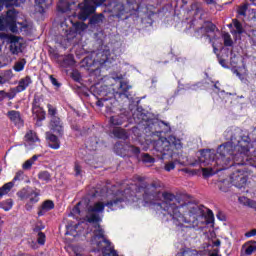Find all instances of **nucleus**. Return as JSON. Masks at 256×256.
<instances>
[{"instance_id":"nucleus-1","label":"nucleus","mask_w":256,"mask_h":256,"mask_svg":"<svg viewBox=\"0 0 256 256\" xmlns=\"http://www.w3.org/2000/svg\"><path fill=\"white\" fill-rule=\"evenodd\" d=\"M157 199L160 204L154 206L157 211H164L168 213L174 220L176 227H187L188 229H196L201 223L205 214L199 206L194 204H185L182 206H175L171 203L175 199V195L170 193H158Z\"/></svg>"},{"instance_id":"nucleus-2","label":"nucleus","mask_w":256,"mask_h":256,"mask_svg":"<svg viewBox=\"0 0 256 256\" xmlns=\"http://www.w3.org/2000/svg\"><path fill=\"white\" fill-rule=\"evenodd\" d=\"M119 200L116 201H97L90 205L87 209L86 219L88 223H99L103 219V212L105 207H108L110 211H115Z\"/></svg>"},{"instance_id":"nucleus-3","label":"nucleus","mask_w":256,"mask_h":256,"mask_svg":"<svg viewBox=\"0 0 256 256\" xmlns=\"http://www.w3.org/2000/svg\"><path fill=\"white\" fill-rule=\"evenodd\" d=\"M7 27L12 33L19 31L17 28V11L9 10L5 18H0V31L7 29Z\"/></svg>"},{"instance_id":"nucleus-4","label":"nucleus","mask_w":256,"mask_h":256,"mask_svg":"<svg viewBox=\"0 0 256 256\" xmlns=\"http://www.w3.org/2000/svg\"><path fill=\"white\" fill-rule=\"evenodd\" d=\"M105 1L106 0H85L84 3L79 4V8L81 9L79 18L85 21L91 13H95V6L93 5H103Z\"/></svg>"},{"instance_id":"nucleus-5","label":"nucleus","mask_w":256,"mask_h":256,"mask_svg":"<svg viewBox=\"0 0 256 256\" xmlns=\"http://www.w3.org/2000/svg\"><path fill=\"white\" fill-rule=\"evenodd\" d=\"M7 43L12 55H19V53H23V49H25V40L19 36L8 35Z\"/></svg>"},{"instance_id":"nucleus-6","label":"nucleus","mask_w":256,"mask_h":256,"mask_svg":"<svg viewBox=\"0 0 256 256\" xmlns=\"http://www.w3.org/2000/svg\"><path fill=\"white\" fill-rule=\"evenodd\" d=\"M50 129L52 133H56L57 135L63 134V124H61V119H59V117L51 118Z\"/></svg>"},{"instance_id":"nucleus-7","label":"nucleus","mask_w":256,"mask_h":256,"mask_svg":"<svg viewBox=\"0 0 256 256\" xmlns=\"http://www.w3.org/2000/svg\"><path fill=\"white\" fill-rule=\"evenodd\" d=\"M46 140L48 141V145L51 149H60L61 142L59 141V138H57V136L54 134L47 132Z\"/></svg>"},{"instance_id":"nucleus-8","label":"nucleus","mask_w":256,"mask_h":256,"mask_svg":"<svg viewBox=\"0 0 256 256\" xmlns=\"http://www.w3.org/2000/svg\"><path fill=\"white\" fill-rule=\"evenodd\" d=\"M31 83H33V80H31V77L29 76H26L20 79V81L18 82V85L16 86V92L22 93V91H25V89H27V87H29Z\"/></svg>"},{"instance_id":"nucleus-9","label":"nucleus","mask_w":256,"mask_h":256,"mask_svg":"<svg viewBox=\"0 0 256 256\" xmlns=\"http://www.w3.org/2000/svg\"><path fill=\"white\" fill-rule=\"evenodd\" d=\"M28 199L29 202L26 204V209L27 211H31V209H33V205H35V203H39V192H31L28 194Z\"/></svg>"},{"instance_id":"nucleus-10","label":"nucleus","mask_w":256,"mask_h":256,"mask_svg":"<svg viewBox=\"0 0 256 256\" xmlns=\"http://www.w3.org/2000/svg\"><path fill=\"white\" fill-rule=\"evenodd\" d=\"M32 111H33L34 119H36L37 125H39V122L44 121L45 119V115H46L45 110H43V108L39 106H34Z\"/></svg>"},{"instance_id":"nucleus-11","label":"nucleus","mask_w":256,"mask_h":256,"mask_svg":"<svg viewBox=\"0 0 256 256\" xmlns=\"http://www.w3.org/2000/svg\"><path fill=\"white\" fill-rule=\"evenodd\" d=\"M8 117L12 121V123H15V125H23L21 114L18 111L12 110L8 112Z\"/></svg>"},{"instance_id":"nucleus-12","label":"nucleus","mask_w":256,"mask_h":256,"mask_svg":"<svg viewBox=\"0 0 256 256\" xmlns=\"http://www.w3.org/2000/svg\"><path fill=\"white\" fill-rule=\"evenodd\" d=\"M55 208V203H53V201L51 200H46L43 202L42 206H41V210L38 212V215H44L45 213H47V211H51V209Z\"/></svg>"},{"instance_id":"nucleus-13","label":"nucleus","mask_w":256,"mask_h":256,"mask_svg":"<svg viewBox=\"0 0 256 256\" xmlns=\"http://www.w3.org/2000/svg\"><path fill=\"white\" fill-rule=\"evenodd\" d=\"M111 55V52L109 50H104L102 52L97 53V61L100 63V65H103L104 63H107L109 61V56Z\"/></svg>"},{"instance_id":"nucleus-14","label":"nucleus","mask_w":256,"mask_h":256,"mask_svg":"<svg viewBox=\"0 0 256 256\" xmlns=\"http://www.w3.org/2000/svg\"><path fill=\"white\" fill-rule=\"evenodd\" d=\"M25 141L29 145H33V143H37V141H39V137L37 136V133L33 132V130H29L25 135Z\"/></svg>"},{"instance_id":"nucleus-15","label":"nucleus","mask_w":256,"mask_h":256,"mask_svg":"<svg viewBox=\"0 0 256 256\" xmlns=\"http://www.w3.org/2000/svg\"><path fill=\"white\" fill-rule=\"evenodd\" d=\"M242 249L246 255H253V253H255L256 251V243L247 242L246 244L243 245Z\"/></svg>"},{"instance_id":"nucleus-16","label":"nucleus","mask_w":256,"mask_h":256,"mask_svg":"<svg viewBox=\"0 0 256 256\" xmlns=\"http://www.w3.org/2000/svg\"><path fill=\"white\" fill-rule=\"evenodd\" d=\"M233 26L236 30L232 31V34L236 39H239L241 33H243V26L235 19L233 20Z\"/></svg>"},{"instance_id":"nucleus-17","label":"nucleus","mask_w":256,"mask_h":256,"mask_svg":"<svg viewBox=\"0 0 256 256\" xmlns=\"http://www.w3.org/2000/svg\"><path fill=\"white\" fill-rule=\"evenodd\" d=\"M14 185L15 184L13 182H8V183L4 184L0 188V197H3L4 195H7L9 193V191H11V189H13Z\"/></svg>"},{"instance_id":"nucleus-18","label":"nucleus","mask_w":256,"mask_h":256,"mask_svg":"<svg viewBox=\"0 0 256 256\" xmlns=\"http://www.w3.org/2000/svg\"><path fill=\"white\" fill-rule=\"evenodd\" d=\"M238 201H239V203H241V205H245L247 207H252L253 209H256V203L251 202L249 200V198H247L245 196L239 197Z\"/></svg>"},{"instance_id":"nucleus-19","label":"nucleus","mask_w":256,"mask_h":256,"mask_svg":"<svg viewBox=\"0 0 256 256\" xmlns=\"http://www.w3.org/2000/svg\"><path fill=\"white\" fill-rule=\"evenodd\" d=\"M0 207L5 211H11V209H13V200L9 199V200H6L5 202H2Z\"/></svg>"},{"instance_id":"nucleus-20","label":"nucleus","mask_w":256,"mask_h":256,"mask_svg":"<svg viewBox=\"0 0 256 256\" xmlns=\"http://www.w3.org/2000/svg\"><path fill=\"white\" fill-rule=\"evenodd\" d=\"M215 173H217V170H213L212 168H202V175L205 179H207V177L215 175Z\"/></svg>"},{"instance_id":"nucleus-21","label":"nucleus","mask_w":256,"mask_h":256,"mask_svg":"<svg viewBox=\"0 0 256 256\" xmlns=\"http://www.w3.org/2000/svg\"><path fill=\"white\" fill-rule=\"evenodd\" d=\"M38 178L41 180V181H51V174H49V172L47 171H43V172H40L38 174Z\"/></svg>"},{"instance_id":"nucleus-22","label":"nucleus","mask_w":256,"mask_h":256,"mask_svg":"<svg viewBox=\"0 0 256 256\" xmlns=\"http://www.w3.org/2000/svg\"><path fill=\"white\" fill-rule=\"evenodd\" d=\"M48 115L51 117V119H54V117H57V108H55L53 105L48 104Z\"/></svg>"},{"instance_id":"nucleus-23","label":"nucleus","mask_w":256,"mask_h":256,"mask_svg":"<svg viewBox=\"0 0 256 256\" xmlns=\"http://www.w3.org/2000/svg\"><path fill=\"white\" fill-rule=\"evenodd\" d=\"M17 196L19 197L20 201H25V199L29 198V191H27V189H22L17 193Z\"/></svg>"},{"instance_id":"nucleus-24","label":"nucleus","mask_w":256,"mask_h":256,"mask_svg":"<svg viewBox=\"0 0 256 256\" xmlns=\"http://www.w3.org/2000/svg\"><path fill=\"white\" fill-rule=\"evenodd\" d=\"M223 39H224V45L226 47H231V45H233V40L231 39V35H229V33H224Z\"/></svg>"},{"instance_id":"nucleus-25","label":"nucleus","mask_w":256,"mask_h":256,"mask_svg":"<svg viewBox=\"0 0 256 256\" xmlns=\"http://www.w3.org/2000/svg\"><path fill=\"white\" fill-rule=\"evenodd\" d=\"M14 71H16L17 73H19L20 71H23V69H25V60H21L20 62H17L14 66H13Z\"/></svg>"},{"instance_id":"nucleus-26","label":"nucleus","mask_w":256,"mask_h":256,"mask_svg":"<svg viewBox=\"0 0 256 256\" xmlns=\"http://www.w3.org/2000/svg\"><path fill=\"white\" fill-rule=\"evenodd\" d=\"M17 94L16 88L11 89L9 92L4 91V99H14Z\"/></svg>"},{"instance_id":"nucleus-27","label":"nucleus","mask_w":256,"mask_h":256,"mask_svg":"<svg viewBox=\"0 0 256 256\" xmlns=\"http://www.w3.org/2000/svg\"><path fill=\"white\" fill-rule=\"evenodd\" d=\"M2 77L6 79V83H8V81H11V79H13V70L4 71L2 73Z\"/></svg>"},{"instance_id":"nucleus-28","label":"nucleus","mask_w":256,"mask_h":256,"mask_svg":"<svg viewBox=\"0 0 256 256\" xmlns=\"http://www.w3.org/2000/svg\"><path fill=\"white\" fill-rule=\"evenodd\" d=\"M81 205H83V202H79L77 206L73 208L71 215H74L75 217H77V215H81Z\"/></svg>"},{"instance_id":"nucleus-29","label":"nucleus","mask_w":256,"mask_h":256,"mask_svg":"<svg viewBox=\"0 0 256 256\" xmlns=\"http://www.w3.org/2000/svg\"><path fill=\"white\" fill-rule=\"evenodd\" d=\"M249 7V4H243L238 8V14L245 16V13H247V9Z\"/></svg>"},{"instance_id":"nucleus-30","label":"nucleus","mask_w":256,"mask_h":256,"mask_svg":"<svg viewBox=\"0 0 256 256\" xmlns=\"http://www.w3.org/2000/svg\"><path fill=\"white\" fill-rule=\"evenodd\" d=\"M33 164L34 163L29 159L24 162V164L22 165V169L27 171V170L31 169V167H33Z\"/></svg>"},{"instance_id":"nucleus-31","label":"nucleus","mask_w":256,"mask_h":256,"mask_svg":"<svg viewBox=\"0 0 256 256\" xmlns=\"http://www.w3.org/2000/svg\"><path fill=\"white\" fill-rule=\"evenodd\" d=\"M237 181H240V183L237 185L238 187H243L244 185H247V178L246 177H239Z\"/></svg>"},{"instance_id":"nucleus-32","label":"nucleus","mask_w":256,"mask_h":256,"mask_svg":"<svg viewBox=\"0 0 256 256\" xmlns=\"http://www.w3.org/2000/svg\"><path fill=\"white\" fill-rule=\"evenodd\" d=\"M38 243L39 245H45V234L42 232L38 234Z\"/></svg>"},{"instance_id":"nucleus-33","label":"nucleus","mask_w":256,"mask_h":256,"mask_svg":"<svg viewBox=\"0 0 256 256\" xmlns=\"http://www.w3.org/2000/svg\"><path fill=\"white\" fill-rule=\"evenodd\" d=\"M164 169L165 171H173V169H175V163L169 162L165 165Z\"/></svg>"},{"instance_id":"nucleus-34","label":"nucleus","mask_w":256,"mask_h":256,"mask_svg":"<svg viewBox=\"0 0 256 256\" xmlns=\"http://www.w3.org/2000/svg\"><path fill=\"white\" fill-rule=\"evenodd\" d=\"M120 88L122 89V91H129V89H131V86L127 84V82H121Z\"/></svg>"},{"instance_id":"nucleus-35","label":"nucleus","mask_w":256,"mask_h":256,"mask_svg":"<svg viewBox=\"0 0 256 256\" xmlns=\"http://www.w3.org/2000/svg\"><path fill=\"white\" fill-rule=\"evenodd\" d=\"M210 155H211L210 152H206V153L202 154L201 157H200V163H205L206 162L205 158L209 157Z\"/></svg>"},{"instance_id":"nucleus-36","label":"nucleus","mask_w":256,"mask_h":256,"mask_svg":"<svg viewBox=\"0 0 256 256\" xmlns=\"http://www.w3.org/2000/svg\"><path fill=\"white\" fill-rule=\"evenodd\" d=\"M145 163H153V158L149 156V154H144V159Z\"/></svg>"},{"instance_id":"nucleus-37","label":"nucleus","mask_w":256,"mask_h":256,"mask_svg":"<svg viewBox=\"0 0 256 256\" xmlns=\"http://www.w3.org/2000/svg\"><path fill=\"white\" fill-rule=\"evenodd\" d=\"M21 177H23V171H18L16 173V176L14 177L13 181H19V179H21Z\"/></svg>"},{"instance_id":"nucleus-38","label":"nucleus","mask_w":256,"mask_h":256,"mask_svg":"<svg viewBox=\"0 0 256 256\" xmlns=\"http://www.w3.org/2000/svg\"><path fill=\"white\" fill-rule=\"evenodd\" d=\"M256 235V229L250 230L245 234L246 237H255Z\"/></svg>"},{"instance_id":"nucleus-39","label":"nucleus","mask_w":256,"mask_h":256,"mask_svg":"<svg viewBox=\"0 0 256 256\" xmlns=\"http://www.w3.org/2000/svg\"><path fill=\"white\" fill-rule=\"evenodd\" d=\"M74 170L76 175H81V166L79 164H75Z\"/></svg>"},{"instance_id":"nucleus-40","label":"nucleus","mask_w":256,"mask_h":256,"mask_svg":"<svg viewBox=\"0 0 256 256\" xmlns=\"http://www.w3.org/2000/svg\"><path fill=\"white\" fill-rule=\"evenodd\" d=\"M73 229H77V226H68L67 227V232L66 235H73V233H71V231H73Z\"/></svg>"},{"instance_id":"nucleus-41","label":"nucleus","mask_w":256,"mask_h":256,"mask_svg":"<svg viewBox=\"0 0 256 256\" xmlns=\"http://www.w3.org/2000/svg\"><path fill=\"white\" fill-rule=\"evenodd\" d=\"M5 83H7V82H6V79L3 78L2 75H0V85H5Z\"/></svg>"},{"instance_id":"nucleus-42","label":"nucleus","mask_w":256,"mask_h":256,"mask_svg":"<svg viewBox=\"0 0 256 256\" xmlns=\"http://www.w3.org/2000/svg\"><path fill=\"white\" fill-rule=\"evenodd\" d=\"M5 99V91H0V101H3Z\"/></svg>"},{"instance_id":"nucleus-43","label":"nucleus","mask_w":256,"mask_h":256,"mask_svg":"<svg viewBox=\"0 0 256 256\" xmlns=\"http://www.w3.org/2000/svg\"><path fill=\"white\" fill-rule=\"evenodd\" d=\"M213 245H214L215 247H220V246H221V241H220V240H216V241L213 243Z\"/></svg>"},{"instance_id":"nucleus-44","label":"nucleus","mask_w":256,"mask_h":256,"mask_svg":"<svg viewBox=\"0 0 256 256\" xmlns=\"http://www.w3.org/2000/svg\"><path fill=\"white\" fill-rule=\"evenodd\" d=\"M210 256H220L219 255V250H215L214 252H211Z\"/></svg>"},{"instance_id":"nucleus-45","label":"nucleus","mask_w":256,"mask_h":256,"mask_svg":"<svg viewBox=\"0 0 256 256\" xmlns=\"http://www.w3.org/2000/svg\"><path fill=\"white\" fill-rule=\"evenodd\" d=\"M38 159V156L37 155H34L30 160L35 163V161H37Z\"/></svg>"},{"instance_id":"nucleus-46","label":"nucleus","mask_w":256,"mask_h":256,"mask_svg":"<svg viewBox=\"0 0 256 256\" xmlns=\"http://www.w3.org/2000/svg\"><path fill=\"white\" fill-rule=\"evenodd\" d=\"M193 255V253L191 252H183L182 256H191Z\"/></svg>"},{"instance_id":"nucleus-47","label":"nucleus","mask_w":256,"mask_h":256,"mask_svg":"<svg viewBox=\"0 0 256 256\" xmlns=\"http://www.w3.org/2000/svg\"><path fill=\"white\" fill-rule=\"evenodd\" d=\"M205 3H207L208 5H210V3H215V0H204Z\"/></svg>"},{"instance_id":"nucleus-48","label":"nucleus","mask_w":256,"mask_h":256,"mask_svg":"<svg viewBox=\"0 0 256 256\" xmlns=\"http://www.w3.org/2000/svg\"><path fill=\"white\" fill-rule=\"evenodd\" d=\"M208 213H210V214H209L210 219L213 220V211L208 210Z\"/></svg>"},{"instance_id":"nucleus-49","label":"nucleus","mask_w":256,"mask_h":256,"mask_svg":"<svg viewBox=\"0 0 256 256\" xmlns=\"http://www.w3.org/2000/svg\"><path fill=\"white\" fill-rule=\"evenodd\" d=\"M80 27H81L82 29H87V25H85L84 23L80 24Z\"/></svg>"},{"instance_id":"nucleus-50","label":"nucleus","mask_w":256,"mask_h":256,"mask_svg":"<svg viewBox=\"0 0 256 256\" xmlns=\"http://www.w3.org/2000/svg\"><path fill=\"white\" fill-rule=\"evenodd\" d=\"M53 85H57V80L55 78H52Z\"/></svg>"},{"instance_id":"nucleus-51","label":"nucleus","mask_w":256,"mask_h":256,"mask_svg":"<svg viewBox=\"0 0 256 256\" xmlns=\"http://www.w3.org/2000/svg\"><path fill=\"white\" fill-rule=\"evenodd\" d=\"M120 133H122V134L120 135V138H121V137H123V134H124L123 130H120Z\"/></svg>"},{"instance_id":"nucleus-52","label":"nucleus","mask_w":256,"mask_h":256,"mask_svg":"<svg viewBox=\"0 0 256 256\" xmlns=\"http://www.w3.org/2000/svg\"><path fill=\"white\" fill-rule=\"evenodd\" d=\"M220 63L222 66H224L225 61L222 60V61H220Z\"/></svg>"},{"instance_id":"nucleus-53","label":"nucleus","mask_w":256,"mask_h":256,"mask_svg":"<svg viewBox=\"0 0 256 256\" xmlns=\"http://www.w3.org/2000/svg\"><path fill=\"white\" fill-rule=\"evenodd\" d=\"M64 5H65V2H62V3H61V6L63 7Z\"/></svg>"},{"instance_id":"nucleus-54","label":"nucleus","mask_w":256,"mask_h":256,"mask_svg":"<svg viewBox=\"0 0 256 256\" xmlns=\"http://www.w3.org/2000/svg\"><path fill=\"white\" fill-rule=\"evenodd\" d=\"M228 27H233V24H229Z\"/></svg>"},{"instance_id":"nucleus-55","label":"nucleus","mask_w":256,"mask_h":256,"mask_svg":"<svg viewBox=\"0 0 256 256\" xmlns=\"http://www.w3.org/2000/svg\"><path fill=\"white\" fill-rule=\"evenodd\" d=\"M3 9V7L2 6H0V11Z\"/></svg>"},{"instance_id":"nucleus-56","label":"nucleus","mask_w":256,"mask_h":256,"mask_svg":"<svg viewBox=\"0 0 256 256\" xmlns=\"http://www.w3.org/2000/svg\"><path fill=\"white\" fill-rule=\"evenodd\" d=\"M214 51L216 52V51H217V48H214Z\"/></svg>"},{"instance_id":"nucleus-57","label":"nucleus","mask_w":256,"mask_h":256,"mask_svg":"<svg viewBox=\"0 0 256 256\" xmlns=\"http://www.w3.org/2000/svg\"><path fill=\"white\" fill-rule=\"evenodd\" d=\"M250 1H252V2H253V1H255V0H250Z\"/></svg>"},{"instance_id":"nucleus-58","label":"nucleus","mask_w":256,"mask_h":256,"mask_svg":"<svg viewBox=\"0 0 256 256\" xmlns=\"http://www.w3.org/2000/svg\"><path fill=\"white\" fill-rule=\"evenodd\" d=\"M42 1H45V0H42Z\"/></svg>"}]
</instances>
